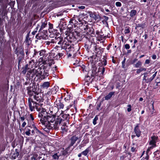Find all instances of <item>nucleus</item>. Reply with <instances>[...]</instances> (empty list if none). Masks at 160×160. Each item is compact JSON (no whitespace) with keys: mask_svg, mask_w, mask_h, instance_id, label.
I'll return each mask as SVG.
<instances>
[{"mask_svg":"<svg viewBox=\"0 0 160 160\" xmlns=\"http://www.w3.org/2000/svg\"><path fill=\"white\" fill-rule=\"evenodd\" d=\"M46 119L42 124L45 127L44 130L47 132L50 129L58 130L62 120L61 117L54 115H48L46 117Z\"/></svg>","mask_w":160,"mask_h":160,"instance_id":"obj_1","label":"nucleus"},{"mask_svg":"<svg viewBox=\"0 0 160 160\" xmlns=\"http://www.w3.org/2000/svg\"><path fill=\"white\" fill-rule=\"evenodd\" d=\"M43 64L41 67L39 66V70L38 74H39L43 78H44L46 77L49 75V71L51 66L52 65V62L50 61H41Z\"/></svg>","mask_w":160,"mask_h":160,"instance_id":"obj_2","label":"nucleus"},{"mask_svg":"<svg viewBox=\"0 0 160 160\" xmlns=\"http://www.w3.org/2000/svg\"><path fill=\"white\" fill-rule=\"evenodd\" d=\"M68 38H69V37L68 36L66 38H64L62 42L61 45H60L61 47L56 46L54 48L53 50L56 51L63 49L66 50L68 52L73 50V48L71 45V42L68 40Z\"/></svg>","mask_w":160,"mask_h":160,"instance_id":"obj_3","label":"nucleus"},{"mask_svg":"<svg viewBox=\"0 0 160 160\" xmlns=\"http://www.w3.org/2000/svg\"><path fill=\"white\" fill-rule=\"evenodd\" d=\"M28 105L30 110L32 111L36 108L37 111L41 110L40 107H39V104L36 102L34 101L31 98H29L28 100Z\"/></svg>","mask_w":160,"mask_h":160,"instance_id":"obj_4","label":"nucleus"},{"mask_svg":"<svg viewBox=\"0 0 160 160\" xmlns=\"http://www.w3.org/2000/svg\"><path fill=\"white\" fill-rule=\"evenodd\" d=\"M38 114V117L41 122L42 123L45 120H46V117L48 116L47 114L46 110L43 108L41 109Z\"/></svg>","mask_w":160,"mask_h":160,"instance_id":"obj_5","label":"nucleus"},{"mask_svg":"<svg viewBox=\"0 0 160 160\" xmlns=\"http://www.w3.org/2000/svg\"><path fill=\"white\" fill-rule=\"evenodd\" d=\"M37 88V86L35 84H34V83L32 84V87H29L28 88L27 90L28 91V94L30 96H32L34 95V94H35L36 93H38L36 91Z\"/></svg>","mask_w":160,"mask_h":160,"instance_id":"obj_6","label":"nucleus"},{"mask_svg":"<svg viewBox=\"0 0 160 160\" xmlns=\"http://www.w3.org/2000/svg\"><path fill=\"white\" fill-rule=\"evenodd\" d=\"M158 141V136L153 135L151 137V139L149 142V144L155 148L156 146V143Z\"/></svg>","mask_w":160,"mask_h":160,"instance_id":"obj_7","label":"nucleus"},{"mask_svg":"<svg viewBox=\"0 0 160 160\" xmlns=\"http://www.w3.org/2000/svg\"><path fill=\"white\" fill-rule=\"evenodd\" d=\"M90 17L95 20H99L100 19V17L99 15L97 14L96 12L89 11L88 12Z\"/></svg>","mask_w":160,"mask_h":160,"instance_id":"obj_8","label":"nucleus"},{"mask_svg":"<svg viewBox=\"0 0 160 160\" xmlns=\"http://www.w3.org/2000/svg\"><path fill=\"white\" fill-rule=\"evenodd\" d=\"M63 39V38L61 37H56L54 39L52 40L51 43H57L60 46L61 45Z\"/></svg>","mask_w":160,"mask_h":160,"instance_id":"obj_9","label":"nucleus"},{"mask_svg":"<svg viewBox=\"0 0 160 160\" xmlns=\"http://www.w3.org/2000/svg\"><path fill=\"white\" fill-rule=\"evenodd\" d=\"M78 139V137L76 135L72 136L70 139V143L69 145V147L73 146Z\"/></svg>","mask_w":160,"mask_h":160,"instance_id":"obj_10","label":"nucleus"},{"mask_svg":"<svg viewBox=\"0 0 160 160\" xmlns=\"http://www.w3.org/2000/svg\"><path fill=\"white\" fill-rule=\"evenodd\" d=\"M41 93H37L33 95V98L35 100L38 102V103L41 102H43V101L41 96Z\"/></svg>","mask_w":160,"mask_h":160,"instance_id":"obj_11","label":"nucleus"},{"mask_svg":"<svg viewBox=\"0 0 160 160\" xmlns=\"http://www.w3.org/2000/svg\"><path fill=\"white\" fill-rule=\"evenodd\" d=\"M139 124H137L134 128V133L138 137H140L141 134V132L139 128Z\"/></svg>","mask_w":160,"mask_h":160,"instance_id":"obj_12","label":"nucleus"},{"mask_svg":"<svg viewBox=\"0 0 160 160\" xmlns=\"http://www.w3.org/2000/svg\"><path fill=\"white\" fill-rule=\"evenodd\" d=\"M70 147L68 146V148L62 151V154L63 156L67 157L70 155L72 150V149L71 150H70Z\"/></svg>","mask_w":160,"mask_h":160,"instance_id":"obj_13","label":"nucleus"},{"mask_svg":"<svg viewBox=\"0 0 160 160\" xmlns=\"http://www.w3.org/2000/svg\"><path fill=\"white\" fill-rule=\"evenodd\" d=\"M39 60H44L46 59V52L45 50H42L39 51Z\"/></svg>","mask_w":160,"mask_h":160,"instance_id":"obj_14","label":"nucleus"},{"mask_svg":"<svg viewBox=\"0 0 160 160\" xmlns=\"http://www.w3.org/2000/svg\"><path fill=\"white\" fill-rule=\"evenodd\" d=\"M59 116L61 117V118L62 119L61 123L62 122L64 121L68 122L69 118V117L70 116L69 114H64L62 115Z\"/></svg>","mask_w":160,"mask_h":160,"instance_id":"obj_15","label":"nucleus"},{"mask_svg":"<svg viewBox=\"0 0 160 160\" xmlns=\"http://www.w3.org/2000/svg\"><path fill=\"white\" fill-rule=\"evenodd\" d=\"M17 53L18 56L19 54L22 57H23L24 56V54L23 48L21 47H18L17 48Z\"/></svg>","mask_w":160,"mask_h":160,"instance_id":"obj_16","label":"nucleus"},{"mask_svg":"<svg viewBox=\"0 0 160 160\" xmlns=\"http://www.w3.org/2000/svg\"><path fill=\"white\" fill-rule=\"evenodd\" d=\"M41 28L39 30V31H40L43 29L47 25V22L46 21L45 19H43L42 21L41 22Z\"/></svg>","mask_w":160,"mask_h":160,"instance_id":"obj_17","label":"nucleus"},{"mask_svg":"<svg viewBox=\"0 0 160 160\" xmlns=\"http://www.w3.org/2000/svg\"><path fill=\"white\" fill-rule=\"evenodd\" d=\"M34 61H29V64H26L24 68H25L27 70H29L31 68H32L33 67V66L32 65V63L33 64V65H34V62H33Z\"/></svg>","mask_w":160,"mask_h":160,"instance_id":"obj_18","label":"nucleus"},{"mask_svg":"<svg viewBox=\"0 0 160 160\" xmlns=\"http://www.w3.org/2000/svg\"><path fill=\"white\" fill-rule=\"evenodd\" d=\"M154 156L153 157L154 159L156 160H159L160 159V155H159V152L158 151H157L154 152Z\"/></svg>","mask_w":160,"mask_h":160,"instance_id":"obj_19","label":"nucleus"},{"mask_svg":"<svg viewBox=\"0 0 160 160\" xmlns=\"http://www.w3.org/2000/svg\"><path fill=\"white\" fill-rule=\"evenodd\" d=\"M115 93V92H110L105 97V100H108L112 97V95H114Z\"/></svg>","mask_w":160,"mask_h":160,"instance_id":"obj_20","label":"nucleus"},{"mask_svg":"<svg viewBox=\"0 0 160 160\" xmlns=\"http://www.w3.org/2000/svg\"><path fill=\"white\" fill-rule=\"evenodd\" d=\"M90 62H91L92 64V68H93V70L94 71L96 70L97 68L95 65V63H96V61H89Z\"/></svg>","mask_w":160,"mask_h":160,"instance_id":"obj_21","label":"nucleus"},{"mask_svg":"<svg viewBox=\"0 0 160 160\" xmlns=\"http://www.w3.org/2000/svg\"><path fill=\"white\" fill-rule=\"evenodd\" d=\"M63 55V53H58V55H56L55 57H53L54 59L55 60H58L60 59V58Z\"/></svg>","mask_w":160,"mask_h":160,"instance_id":"obj_22","label":"nucleus"},{"mask_svg":"<svg viewBox=\"0 0 160 160\" xmlns=\"http://www.w3.org/2000/svg\"><path fill=\"white\" fill-rule=\"evenodd\" d=\"M137 150V145L133 143V145L131 146V151L132 152H136Z\"/></svg>","mask_w":160,"mask_h":160,"instance_id":"obj_23","label":"nucleus"},{"mask_svg":"<svg viewBox=\"0 0 160 160\" xmlns=\"http://www.w3.org/2000/svg\"><path fill=\"white\" fill-rule=\"evenodd\" d=\"M50 86V82H44L42 85V87L44 88H47Z\"/></svg>","mask_w":160,"mask_h":160,"instance_id":"obj_24","label":"nucleus"},{"mask_svg":"<svg viewBox=\"0 0 160 160\" xmlns=\"http://www.w3.org/2000/svg\"><path fill=\"white\" fill-rule=\"evenodd\" d=\"M52 156L53 159L55 160H58L59 158V156L58 155V153H56L52 155Z\"/></svg>","mask_w":160,"mask_h":160,"instance_id":"obj_25","label":"nucleus"},{"mask_svg":"<svg viewBox=\"0 0 160 160\" xmlns=\"http://www.w3.org/2000/svg\"><path fill=\"white\" fill-rule=\"evenodd\" d=\"M137 13V11L135 10H132L130 12V16L131 17L134 16Z\"/></svg>","mask_w":160,"mask_h":160,"instance_id":"obj_26","label":"nucleus"},{"mask_svg":"<svg viewBox=\"0 0 160 160\" xmlns=\"http://www.w3.org/2000/svg\"><path fill=\"white\" fill-rule=\"evenodd\" d=\"M56 105L58 108H63L64 106V104L62 103H61L60 101L59 102L57 103Z\"/></svg>","mask_w":160,"mask_h":160,"instance_id":"obj_27","label":"nucleus"},{"mask_svg":"<svg viewBox=\"0 0 160 160\" xmlns=\"http://www.w3.org/2000/svg\"><path fill=\"white\" fill-rule=\"evenodd\" d=\"M146 71V68H141L137 70L136 73L138 74L140 73L142 71Z\"/></svg>","mask_w":160,"mask_h":160,"instance_id":"obj_28","label":"nucleus"},{"mask_svg":"<svg viewBox=\"0 0 160 160\" xmlns=\"http://www.w3.org/2000/svg\"><path fill=\"white\" fill-rule=\"evenodd\" d=\"M89 150V148H88L82 152V153L84 156H86L88 153Z\"/></svg>","mask_w":160,"mask_h":160,"instance_id":"obj_29","label":"nucleus"},{"mask_svg":"<svg viewBox=\"0 0 160 160\" xmlns=\"http://www.w3.org/2000/svg\"><path fill=\"white\" fill-rule=\"evenodd\" d=\"M87 32L89 34H93L94 33V29L92 28H88Z\"/></svg>","mask_w":160,"mask_h":160,"instance_id":"obj_30","label":"nucleus"},{"mask_svg":"<svg viewBox=\"0 0 160 160\" xmlns=\"http://www.w3.org/2000/svg\"><path fill=\"white\" fill-rule=\"evenodd\" d=\"M157 73V72H155V73L152 75V76L151 77H150L148 79V82H150L152 81V80L156 76Z\"/></svg>","mask_w":160,"mask_h":160,"instance_id":"obj_31","label":"nucleus"},{"mask_svg":"<svg viewBox=\"0 0 160 160\" xmlns=\"http://www.w3.org/2000/svg\"><path fill=\"white\" fill-rule=\"evenodd\" d=\"M32 126L33 127V128H34V130L36 131V133L42 134V133L39 131L35 125H33Z\"/></svg>","mask_w":160,"mask_h":160,"instance_id":"obj_32","label":"nucleus"},{"mask_svg":"<svg viewBox=\"0 0 160 160\" xmlns=\"http://www.w3.org/2000/svg\"><path fill=\"white\" fill-rule=\"evenodd\" d=\"M130 32V28L129 27H126L124 30V33L125 34L129 33Z\"/></svg>","mask_w":160,"mask_h":160,"instance_id":"obj_33","label":"nucleus"},{"mask_svg":"<svg viewBox=\"0 0 160 160\" xmlns=\"http://www.w3.org/2000/svg\"><path fill=\"white\" fill-rule=\"evenodd\" d=\"M98 116L96 115L95 116L93 121V124L95 125L97 123V121L98 120Z\"/></svg>","mask_w":160,"mask_h":160,"instance_id":"obj_34","label":"nucleus"},{"mask_svg":"<svg viewBox=\"0 0 160 160\" xmlns=\"http://www.w3.org/2000/svg\"><path fill=\"white\" fill-rule=\"evenodd\" d=\"M61 129H62V131L63 132H66L68 131V129L67 128V127H65L64 126H62L61 127Z\"/></svg>","mask_w":160,"mask_h":160,"instance_id":"obj_35","label":"nucleus"},{"mask_svg":"<svg viewBox=\"0 0 160 160\" xmlns=\"http://www.w3.org/2000/svg\"><path fill=\"white\" fill-rule=\"evenodd\" d=\"M100 70H101V73L100 74L101 76H102L104 74V72L105 71V68L103 67L102 68V69H100Z\"/></svg>","mask_w":160,"mask_h":160,"instance_id":"obj_36","label":"nucleus"},{"mask_svg":"<svg viewBox=\"0 0 160 160\" xmlns=\"http://www.w3.org/2000/svg\"><path fill=\"white\" fill-rule=\"evenodd\" d=\"M142 65L141 62L138 61V62L135 64V67L137 68L140 67Z\"/></svg>","mask_w":160,"mask_h":160,"instance_id":"obj_37","label":"nucleus"},{"mask_svg":"<svg viewBox=\"0 0 160 160\" xmlns=\"http://www.w3.org/2000/svg\"><path fill=\"white\" fill-rule=\"evenodd\" d=\"M73 107H74V108L75 109V110L73 109H71V110L73 112V113L72 114H71L72 115H73V114L77 112V108L74 105Z\"/></svg>","mask_w":160,"mask_h":160,"instance_id":"obj_38","label":"nucleus"},{"mask_svg":"<svg viewBox=\"0 0 160 160\" xmlns=\"http://www.w3.org/2000/svg\"><path fill=\"white\" fill-rule=\"evenodd\" d=\"M31 130L29 129H27L26 130L25 133L27 136H29L30 135Z\"/></svg>","mask_w":160,"mask_h":160,"instance_id":"obj_39","label":"nucleus"},{"mask_svg":"<svg viewBox=\"0 0 160 160\" xmlns=\"http://www.w3.org/2000/svg\"><path fill=\"white\" fill-rule=\"evenodd\" d=\"M81 61H76V63H74L73 64L74 65L78 66H80V64L79 62H80Z\"/></svg>","mask_w":160,"mask_h":160,"instance_id":"obj_40","label":"nucleus"},{"mask_svg":"<svg viewBox=\"0 0 160 160\" xmlns=\"http://www.w3.org/2000/svg\"><path fill=\"white\" fill-rule=\"evenodd\" d=\"M19 153L18 152H16L14 153L13 154V157L14 158V159H15L16 157H18L19 155Z\"/></svg>","mask_w":160,"mask_h":160,"instance_id":"obj_41","label":"nucleus"},{"mask_svg":"<svg viewBox=\"0 0 160 160\" xmlns=\"http://www.w3.org/2000/svg\"><path fill=\"white\" fill-rule=\"evenodd\" d=\"M71 96L70 95H68L66 97H65L64 98L65 101H67L71 99Z\"/></svg>","mask_w":160,"mask_h":160,"instance_id":"obj_42","label":"nucleus"},{"mask_svg":"<svg viewBox=\"0 0 160 160\" xmlns=\"http://www.w3.org/2000/svg\"><path fill=\"white\" fill-rule=\"evenodd\" d=\"M153 148H154V147L151 146L150 147L148 148L146 152V153H148L150 151L151 149H153Z\"/></svg>","mask_w":160,"mask_h":160,"instance_id":"obj_43","label":"nucleus"},{"mask_svg":"<svg viewBox=\"0 0 160 160\" xmlns=\"http://www.w3.org/2000/svg\"><path fill=\"white\" fill-rule=\"evenodd\" d=\"M66 121H64L62 122L61 123H60V124H61V125H62V126H65V127H67V123L66 122Z\"/></svg>","mask_w":160,"mask_h":160,"instance_id":"obj_44","label":"nucleus"},{"mask_svg":"<svg viewBox=\"0 0 160 160\" xmlns=\"http://www.w3.org/2000/svg\"><path fill=\"white\" fill-rule=\"evenodd\" d=\"M128 107L127 109V111L128 112H130L131 111V106L130 104L128 105Z\"/></svg>","mask_w":160,"mask_h":160,"instance_id":"obj_45","label":"nucleus"},{"mask_svg":"<svg viewBox=\"0 0 160 160\" xmlns=\"http://www.w3.org/2000/svg\"><path fill=\"white\" fill-rule=\"evenodd\" d=\"M28 71L26 69L23 68H22V73H23V74H25L26 73L27 71Z\"/></svg>","mask_w":160,"mask_h":160,"instance_id":"obj_46","label":"nucleus"},{"mask_svg":"<svg viewBox=\"0 0 160 160\" xmlns=\"http://www.w3.org/2000/svg\"><path fill=\"white\" fill-rule=\"evenodd\" d=\"M115 5L117 7H120L121 6V3L119 2H116Z\"/></svg>","mask_w":160,"mask_h":160,"instance_id":"obj_47","label":"nucleus"},{"mask_svg":"<svg viewBox=\"0 0 160 160\" xmlns=\"http://www.w3.org/2000/svg\"><path fill=\"white\" fill-rule=\"evenodd\" d=\"M38 27H37L36 28V30L33 31V32H32V34L33 35H35V34H36V33L37 32V30H38Z\"/></svg>","mask_w":160,"mask_h":160,"instance_id":"obj_48","label":"nucleus"},{"mask_svg":"<svg viewBox=\"0 0 160 160\" xmlns=\"http://www.w3.org/2000/svg\"><path fill=\"white\" fill-rule=\"evenodd\" d=\"M130 48L129 44H126L125 45V48L126 49H129Z\"/></svg>","mask_w":160,"mask_h":160,"instance_id":"obj_49","label":"nucleus"},{"mask_svg":"<svg viewBox=\"0 0 160 160\" xmlns=\"http://www.w3.org/2000/svg\"><path fill=\"white\" fill-rule=\"evenodd\" d=\"M143 26L142 24H138L137 25L136 27L135 28V29H137V28L138 27H142Z\"/></svg>","mask_w":160,"mask_h":160,"instance_id":"obj_50","label":"nucleus"},{"mask_svg":"<svg viewBox=\"0 0 160 160\" xmlns=\"http://www.w3.org/2000/svg\"><path fill=\"white\" fill-rule=\"evenodd\" d=\"M126 61H122V67L123 68H125V63Z\"/></svg>","mask_w":160,"mask_h":160,"instance_id":"obj_51","label":"nucleus"},{"mask_svg":"<svg viewBox=\"0 0 160 160\" xmlns=\"http://www.w3.org/2000/svg\"><path fill=\"white\" fill-rule=\"evenodd\" d=\"M48 25L49 26V28L50 29H52L53 27V24L50 23H49Z\"/></svg>","mask_w":160,"mask_h":160,"instance_id":"obj_52","label":"nucleus"},{"mask_svg":"<svg viewBox=\"0 0 160 160\" xmlns=\"http://www.w3.org/2000/svg\"><path fill=\"white\" fill-rule=\"evenodd\" d=\"M101 103H100L99 104H97V109L98 110H99V108L101 107Z\"/></svg>","mask_w":160,"mask_h":160,"instance_id":"obj_53","label":"nucleus"},{"mask_svg":"<svg viewBox=\"0 0 160 160\" xmlns=\"http://www.w3.org/2000/svg\"><path fill=\"white\" fill-rule=\"evenodd\" d=\"M100 69H102V67H101V68L99 67L98 69V72L97 73H98V74H99V73L100 72H101V70H100Z\"/></svg>","mask_w":160,"mask_h":160,"instance_id":"obj_54","label":"nucleus"},{"mask_svg":"<svg viewBox=\"0 0 160 160\" xmlns=\"http://www.w3.org/2000/svg\"><path fill=\"white\" fill-rule=\"evenodd\" d=\"M29 116L31 119H32V121H33L34 119V118H33V115L32 114H30L29 115Z\"/></svg>","mask_w":160,"mask_h":160,"instance_id":"obj_55","label":"nucleus"},{"mask_svg":"<svg viewBox=\"0 0 160 160\" xmlns=\"http://www.w3.org/2000/svg\"><path fill=\"white\" fill-rule=\"evenodd\" d=\"M78 8L80 9H84L85 8V7L84 6H82L78 7Z\"/></svg>","mask_w":160,"mask_h":160,"instance_id":"obj_56","label":"nucleus"},{"mask_svg":"<svg viewBox=\"0 0 160 160\" xmlns=\"http://www.w3.org/2000/svg\"><path fill=\"white\" fill-rule=\"evenodd\" d=\"M103 62V64L104 66H105L107 64V61H103L102 62ZM102 64H103V63H102Z\"/></svg>","mask_w":160,"mask_h":160,"instance_id":"obj_57","label":"nucleus"},{"mask_svg":"<svg viewBox=\"0 0 160 160\" xmlns=\"http://www.w3.org/2000/svg\"><path fill=\"white\" fill-rule=\"evenodd\" d=\"M143 74L144 75L143 80H146V78L147 77V76L146 75L147 74V72H145Z\"/></svg>","mask_w":160,"mask_h":160,"instance_id":"obj_58","label":"nucleus"},{"mask_svg":"<svg viewBox=\"0 0 160 160\" xmlns=\"http://www.w3.org/2000/svg\"><path fill=\"white\" fill-rule=\"evenodd\" d=\"M152 58L153 59H155L156 58V56L155 55H153L152 56Z\"/></svg>","mask_w":160,"mask_h":160,"instance_id":"obj_59","label":"nucleus"},{"mask_svg":"<svg viewBox=\"0 0 160 160\" xmlns=\"http://www.w3.org/2000/svg\"><path fill=\"white\" fill-rule=\"evenodd\" d=\"M26 125V123L25 122H24L22 124V127H24Z\"/></svg>","mask_w":160,"mask_h":160,"instance_id":"obj_60","label":"nucleus"},{"mask_svg":"<svg viewBox=\"0 0 160 160\" xmlns=\"http://www.w3.org/2000/svg\"><path fill=\"white\" fill-rule=\"evenodd\" d=\"M35 131L34 129V130H32L31 132H32V135H34L35 134Z\"/></svg>","mask_w":160,"mask_h":160,"instance_id":"obj_61","label":"nucleus"},{"mask_svg":"<svg viewBox=\"0 0 160 160\" xmlns=\"http://www.w3.org/2000/svg\"><path fill=\"white\" fill-rule=\"evenodd\" d=\"M45 43L47 45H49L50 44L51 42L49 41H46L45 42Z\"/></svg>","mask_w":160,"mask_h":160,"instance_id":"obj_62","label":"nucleus"},{"mask_svg":"<svg viewBox=\"0 0 160 160\" xmlns=\"http://www.w3.org/2000/svg\"><path fill=\"white\" fill-rule=\"evenodd\" d=\"M20 119H21V120H22V121H24V119H25V118L24 117H20Z\"/></svg>","mask_w":160,"mask_h":160,"instance_id":"obj_63","label":"nucleus"},{"mask_svg":"<svg viewBox=\"0 0 160 160\" xmlns=\"http://www.w3.org/2000/svg\"><path fill=\"white\" fill-rule=\"evenodd\" d=\"M149 156L148 155H147L146 157H145V159L147 160L149 159Z\"/></svg>","mask_w":160,"mask_h":160,"instance_id":"obj_64","label":"nucleus"}]
</instances>
